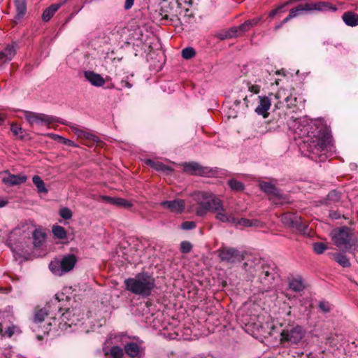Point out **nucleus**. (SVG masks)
Wrapping results in <instances>:
<instances>
[{
	"mask_svg": "<svg viewBox=\"0 0 358 358\" xmlns=\"http://www.w3.org/2000/svg\"><path fill=\"white\" fill-rule=\"evenodd\" d=\"M301 131V149L315 162H324L333 152L334 145L329 128L321 122L304 125Z\"/></svg>",
	"mask_w": 358,
	"mask_h": 358,
	"instance_id": "f257e3e1",
	"label": "nucleus"
},
{
	"mask_svg": "<svg viewBox=\"0 0 358 358\" xmlns=\"http://www.w3.org/2000/svg\"><path fill=\"white\" fill-rule=\"evenodd\" d=\"M243 269L251 277L257 276L259 282L267 287H269L273 283L275 278L278 276L277 268L274 263L266 262L257 258L245 262Z\"/></svg>",
	"mask_w": 358,
	"mask_h": 358,
	"instance_id": "f03ea898",
	"label": "nucleus"
},
{
	"mask_svg": "<svg viewBox=\"0 0 358 358\" xmlns=\"http://www.w3.org/2000/svg\"><path fill=\"white\" fill-rule=\"evenodd\" d=\"M124 283L127 290L143 298L150 296L156 286L155 278L146 272L125 279Z\"/></svg>",
	"mask_w": 358,
	"mask_h": 358,
	"instance_id": "7ed1b4c3",
	"label": "nucleus"
},
{
	"mask_svg": "<svg viewBox=\"0 0 358 358\" xmlns=\"http://www.w3.org/2000/svg\"><path fill=\"white\" fill-rule=\"evenodd\" d=\"M331 236L337 247H343L350 252L357 250L358 239L352 229L345 226L335 229L332 231Z\"/></svg>",
	"mask_w": 358,
	"mask_h": 358,
	"instance_id": "20e7f679",
	"label": "nucleus"
},
{
	"mask_svg": "<svg viewBox=\"0 0 358 358\" xmlns=\"http://www.w3.org/2000/svg\"><path fill=\"white\" fill-rule=\"evenodd\" d=\"M78 259L73 254H69L51 261L49 268L55 275L61 276L73 270Z\"/></svg>",
	"mask_w": 358,
	"mask_h": 358,
	"instance_id": "39448f33",
	"label": "nucleus"
},
{
	"mask_svg": "<svg viewBox=\"0 0 358 358\" xmlns=\"http://www.w3.org/2000/svg\"><path fill=\"white\" fill-rule=\"evenodd\" d=\"M305 333L300 326L287 328L280 333V342L287 346L298 345L303 338Z\"/></svg>",
	"mask_w": 358,
	"mask_h": 358,
	"instance_id": "423d86ee",
	"label": "nucleus"
},
{
	"mask_svg": "<svg viewBox=\"0 0 358 358\" xmlns=\"http://www.w3.org/2000/svg\"><path fill=\"white\" fill-rule=\"evenodd\" d=\"M24 117L31 125L40 124L48 126L55 122H59L68 125L67 123L60 120L58 117L43 113L24 111Z\"/></svg>",
	"mask_w": 358,
	"mask_h": 358,
	"instance_id": "0eeeda50",
	"label": "nucleus"
},
{
	"mask_svg": "<svg viewBox=\"0 0 358 358\" xmlns=\"http://www.w3.org/2000/svg\"><path fill=\"white\" fill-rule=\"evenodd\" d=\"M195 199L196 201L201 199L208 211H211L215 213L219 210H221V208L223 206L221 200L216 198L215 195L210 192H198L195 194Z\"/></svg>",
	"mask_w": 358,
	"mask_h": 358,
	"instance_id": "6e6552de",
	"label": "nucleus"
},
{
	"mask_svg": "<svg viewBox=\"0 0 358 358\" xmlns=\"http://www.w3.org/2000/svg\"><path fill=\"white\" fill-rule=\"evenodd\" d=\"M53 306L61 312L62 308L59 306V300L55 298V302L48 303L43 308L36 307L34 310L33 322L35 324H40L45 320V318L51 313L50 308Z\"/></svg>",
	"mask_w": 358,
	"mask_h": 358,
	"instance_id": "1a4fd4ad",
	"label": "nucleus"
},
{
	"mask_svg": "<svg viewBox=\"0 0 358 358\" xmlns=\"http://www.w3.org/2000/svg\"><path fill=\"white\" fill-rule=\"evenodd\" d=\"M220 257L222 261L229 263L241 262L244 259V255L239 250L233 248H224L220 251Z\"/></svg>",
	"mask_w": 358,
	"mask_h": 358,
	"instance_id": "9d476101",
	"label": "nucleus"
},
{
	"mask_svg": "<svg viewBox=\"0 0 358 358\" xmlns=\"http://www.w3.org/2000/svg\"><path fill=\"white\" fill-rule=\"evenodd\" d=\"M74 312V309L67 308L64 313L61 314V322L59 324V327L61 329H66L72 325L76 324L78 318L75 316L76 314Z\"/></svg>",
	"mask_w": 358,
	"mask_h": 358,
	"instance_id": "9b49d317",
	"label": "nucleus"
},
{
	"mask_svg": "<svg viewBox=\"0 0 358 358\" xmlns=\"http://www.w3.org/2000/svg\"><path fill=\"white\" fill-rule=\"evenodd\" d=\"M17 43L13 42L11 45H8L2 51L0 52V69L5 64L10 62L17 53L18 49Z\"/></svg>",
	"mask_w": 358,
	"mask_h": 358,
	"instance_id": "f8f14e48",
	"label": "nucleus"
},
{
	"mask_svg": "<svg viewBox=\"0 0 358 358\" xmlns=\"http://www.w3.org/2000/svg\"><path fill=\"white\" fill-rule=\"evenodd\" d=\"M5 173L6 176L2 178V182L3 184L10 187L21 185L24 183L27 180V177L25 175L11 174L8 171H6Z\"/></svg>",
	"mask_w": 358,
	"mask_h": 358,
	"instance_id": "ddd939ff",
	"label": "nucleus"
},
{
	"mask_svg": "<svg viewBox=\"0 0 358 358\" xmlns=\"http://www.w3.org/2000/svg\"><path fill=\"white\" fill-rule=\"evenodd\" d=\"M160 206L164 208L169 209L172 213H180L184 210L185 204L182 199H175L162 201L160 203Z\"/></svg>",
	"mask_w": 358,
	"mask_h": 358,
	"instance_id": "4468645a",
	"label": "nucleus"
},
{
	"mask_svg": "<svg viewBox=\"0 0 358 358\" xmlns=\"http://www.w3.org/2000/svg\"><path fill=\"white\" fill-rule=\"evenodd\" d=\"M182 166L183 171L191 175L203 176L207 173L206 168L194 162L184 163Z\"/></svg>",
	"mask_w": 358,
	"mask_h": 358,
	"instance_id": "2eb2a0df",
	"label": "nucleus"
},
{
	"mask_svg": "<svg viewBox=\"0 0 358 358\" xmlns=\"http://www.w3.org/2000/svg\"><path fill=\"white\" fill-rule=\"evenodd\" d=\"M308 8L310 11L317 10V11H336L337 8L336 6L330 3L327 1H317L308 3Z\"/></svg>",
	"mask_w": 358,
	"mask_h": 358,
	"instance_id": "dca6fc26",
	"label": "nucleus"
},
{
	"mask_svg": "<svg viewBox=\"0 0 358 358\" xmlns=\"http://www.w3.org/2000/svg\"><path fill=\"white\" fill-rule=\"evenodd\" d=\"M84 76L92 85L95 87H102L106 83L105 79L100 74L92 71H85Z\"/></svg>",
	"mask_w": 358,
	"mask_h": 358,
	"instance_id": "f3484780",
	"label": "nucleus"
},
{
	"mask_svg": "<svg viewBox=\"0 0 358 358\" xmlns=\"http://www.w3.org/2000/svg\"><path fill=\"white\" fill-rule=\"evenodd\" d=\"M259 185L260 189L266 194L278 199L282 198L281 191L279 189H278L274 185L268 182L262 181L259 182Z\"/></svg>",
	"mask_w": 358,
	"mask_h": 358,
	"instance_id": "a211bd4d",
	"label": "nucleus"
},
{
	"mask_svg": "<svg viewBox=\"0 0 358 358\" xmlns=\"http://www.w3.org/2000/svg\"><path fill=\"white\" fill-rule=\"evenodd\" d=\"M259 104L255 108V112L258 115H262L264 117H267L268 115V110L270 108L271 102V99L267 96H259Z\"/></svg>",
	"mask_w": 358,
	"mask_h": 358,
	"instance_id": "6ab92c4d",
	"label": "nucleus"
},
{
	"mask_svg": "<svg viewBox=\"0 0 358 358\" xmlns=\"http://www.w3.org/2000/svg\"><path fill=\"white\" fill-rule=\"evenodd\" d=\"M70 128L78 138L83 139L85 141L96 142L98 141L97 136L85 130L78 128L76 125H71ZM85 143L87 144V142H85Z\"/></svg>",
	"mask_w": 358,
	"mask_h": 358,
	"instance_id": "aec40b11",
	"label": "nucleus"
},
{
	"mask_svg": "<svg viewBox=\"0 0 358 358\" xmlns=\"http://www.w3.org/2000/svg\"><path fill=\"white\" fill-rule=\"evenodd\" d=\"M101 198L102 201L116 206L123 207L124 208H130L132 206V203L129 201L122 198L110 197L108 196H101Z\"/></svg>",
	"mask_w": 358,
	"mask_h": 358,
	"instance_id": "412c9836",
	"label": "nucleus"
},
{
	"mask_svg": "<svg viewBox=\"0 0 358 358\" xmlns=\"http://www.w3.org/2000/svg\"><path fill=\"white\" fill-rule=\"evenodd\" d=\"M291 228L295 229L297 232L306 235L308 234V224L306 222L303 221L301 217L296 215V219L294 220Z\"/></svg>",
	"mask_w": 358,
	"mask_h": 358,
	"instance_id": "4be33fe9",
	"label": "nucleus"
},
{
	"mask_svg": "<svg viewBox=\"0 0 358 358\" xmlns=\"http://www.w3.org/2000/svg\"><path fill=\"white\" fill-rule=\"evenodd\" d=\"M215 217L216 220L224 223H231L233 224V222L235 221V217L232 214L227 213L223 206L221 208V210L216 212Z\"/></svg>",
	"mask_w": 358,
	"mask_h": 358,
	"instance_id": "5701e85b",
	"label": "nucleus"
},
{
	"mask_svg": "<svg viewBox=\"0 0 358 358\" xmlns=\"http://www.w3.org/2000/svg\"><path fill=\"white\" fill-rule=\"evenodd\" d=\"M64 3H54L50 5L48 8H47L43 13L42 15V20L44 22H48L52 17L54 15V14L57 11V10Z\"/></svg>",
	"mask_w": 358,
	"mask_h": 358,
	"instance_id": "b1692460",
	"label": "nucleus"
},
{
	"mask_svg": "<svg viewBox=\"0 0 358 358\" xmlns=\"http://www.w3.org/2000/svg\"><path fill=\"white\" fill-rule=\"evenodd\" d=\"M141 347L134 342L128 343L124 345L125 353L131 358L137 357L140 353Z\"/></svg>",
	"mask_w": 358,
	"mask_h": 358,
	"instance_id": "393cba45",
	"label": "nucleus"
},
{
	"mask_svg": "<svg viewBox=\"0 0 358 358\" xmlns=\"http://www.w3.org/2000/svg\"><path fill=\"white\" fill-rule=\"evenodd\" d=\"M261 127L263 129L259 131L261 134H266L267 132H271L278 130L280 127V123L278 122V120L275 121L274 120H270L268 122H264Z\"/></svg>",
	"mask_w": 358,
	"mask_h": 358,
	"instance_id": "a878e982",
	"label": "nucleus"
},
{
	"mask_svg": "<svg viewBox=\"0 0 358 358\" xmlns=\"http://www.w3.org/2000/svg\"><path fill=\"white\" fill-rule=\"evenodd\" d=\"M145 162L147 165L151 166L158 171H164L168 173L173 171V169L171 167L164 165L162 162H156L152 159H148Z\"/></svg>",
	"mask_w": 358,
	"mask_h": 358,
	"instance_id": "bb28decb",
	"label": "nucleus"
},
{
	"mask_svg": "<svg viewBox=\"0 0 358 358\" xmlns=\"http://www.w3.org/2000/svg\"><path fill=\"white\" fill-rule=\"evenodd\" d=\"M344 22L350 27L358 25V14L353 12H345L342 16Z\"/></svg>",
	"mask_w": 358,
	"mask_h": 358,
	"instance_id": "cd10ccee",
	"label": "nucleus"
},
{
	"mask_svg": "<svg viewBox=\"0 0 358 358\" xmlns=\"http://www.w3.org/2000/svg\"><path fill=\"white\" fill-rule=\"evenodd\" d=\"M289 288L296 292H299L305 289V285L301 277L292 279L289 282Z\"/></svg>",
	"mask_w": 358,
	"mask_h": 358,
	"instance_id": "c85d7f7f",
	"label": "nucleus"
},
{
	"mask_svg": "<svg viewBox=\"0 0 358 358\" xmlns=\"http://www.w3.org/2000/svg\"><path fill=\"white\" fill-rule=\"evenodd\" d=\"M124 350L117 345L113 346L108 352L105 353L106 358H122Z\"/></svg>",
	"mask_w": 358,
	"mask_h": 358,
	"instance_id": "c756f323",
	"label": "nucleus"
},
{
	"mask_svg": "<svg viewBox=\"0 0 358 358\" xmlns=\"http://www.w3.org/2000/svg\"><path fill=\"white\" fill-rule=\"evenodd\" d=\"M307 12H310L308 3L304 4H299L296 8H292L289 10V15L292 16L293 19Z\"/></svg>",
	"mask_w": 358,
	"mask_h": 358,
	"instance_id": "7c9ffc66",
	"label": "nucleus"
},
{
	"mask_svg": "<svg viewBox=\"0 0 358 358\" xmlns=\"http://www.w3.org/2000/svg\"><path fill=\"white\" fill-rule=\"evenodd\" d=\"M17 327L13 324L7 325L5 322L0 323V334L2 336H7L11 337L14 333Z\"/></svg>",
	"mask_w": 358,
	"mask_h": 358,
	"instance_id": "2f4dec72",
	"label": "nucleus"
},
{
	"mask_svg": "<svg viewBox=\"0 0 358 358\" xmlns=\"http://www.w3.org/2000/svg\"><path fill=\"white\" fill-rule=\"evenodd\" d=\"M259 221L257 220H248L247 218H241L238 219L235 217V221L233 222V224L236 227L241 226V227H252L257 226Z\"/></svg>",
	"mask_w": 358,
	"mask_h": 358,
	"instance_id": "473e14b6",
	"label": "nucleus"
},
{
	"mask_svg": "<svg viewBox=\"0 0 358 358\" xmlns=\"http://www.w3.org/2000/svg\"><path fill=\"white\" fill-rule=\"evenodd\" d=\"M334 259L344 268L350 266V262L349 259L343 253H335L334 254Z\"/></svg>",
	"mask_w": 358,
	"mask_h": 358,
	"instance_id": "72a5a7b5",
	"label": "nucleus"
},
{
	"mask_svg": "<svg viewBox=\"0 0 358 358\" xmlns=\"http://www.w3.org/2000/svg\"><path fill=\"white\" fill-rule=\"evenodd\" d=\"M34 245L35 248H39L41 246L43 242L45 241V235L43 232L35 229L33 232Z\"/></svg>",
	"mask_w": 358,
	"mask_h": 358,
	"instance_id": "f704fd0d",
	"label": "nucleus"
},
{
	"mask_svg": "<svg viewBox=\"0 0 358 358\" xmlns=\"http://www.w3.org/2000/svg\"><path fill=\"white\" fill-rule=\"evenodd\" d=\"M18 18H21L27 10L26 0H14Z\"/></svg>",
	"mask_w": 358,
	"mask_h": 358,
	"instance_id": "c9c22d12",
	"label": "nucleus"
},
{
	"mask_svg": "<svg viewBox=\"0 0 358 358\" xmlns=\"http://www.w3.org/2000/svg\"><path fill=\"white\" fill-rule=\"evenodd\" d=\"M32 181L35 186L36 187L37 190L39 193H48V189L45 187L43 180L39 176H34L32 178Z\"/></svg>",
	"mask_w": 358,
	"mask_h": 358,
	"instance_id": "e433bc0d",
	"label": "nucleus"
},
{
	"mask_svg": "<svg viewBox=\"0 0 358 358\" xmlns=\"http://www.w3.org/2000/svg\"><path fill=\"white\" fill-rule=\"evenodd\" d=\"M296 215L295 214L291 213H286L282 215L280 220L283 224L287 225L289 227H291L294 222V220L296 219Z\"/></svg>",
	"mask_w": 358,
	"mask_h": 358,
	"instance_id": "4c0bfd02",
	"label": "nucleus"
},
{
	"mask_svg": "<svg viewBox=\"0 0 358 358\" xmlns=\"http://www.w3.org/2000/svg\"><path fill=\"white\" fill-rule=\"evenodd\" d=\"M52 233L54 236L59 239H64L66 237L65 229L59 225H55L52 227Z\"/></svg>",
	"mask_w": 358,
	"mask_h": 358,
	"instance_id": "58836bf2",
	"label": "nucleus"
},
{
	"mask_svg": "<svg viewBox=\"0 0 358 358\" xmlns=\"http://www.w3.org/2000/svg\"><path fill=\"white\" fill-rule=\"evenodd\" d=\"M228 185L232 190L236 192H241L244 189V185L243 182L235 179L229 180L228 181Z\"/></svg>",
	"mask_w": 358,
	"mask_h": 358,
	"instance_id": "ea45409f",
	"label": "nucleus"
},
{
	"mask_svg": "<svg viewBox=\"0 0 358 358\" xmlns=\"http://www.w3.org/2000/svg\"><path fill=\"white\" fill-rule=\"evenodd\" d=\"M341 199V193L336 190H331L327 196V200L329 203H336Z\"/></svg>",
	"mask_w": 358,
	"mask_h": 358,
	"instance_id": "a19ab883",
	"label": "nucleus"
},
{
	"mask_svg": "<svg viewBox=\"0 0 358 358\" xmlns=\"http://www.w3.org/2000/svg\"><path fill=\"white\" fill-rule=\"evenodd\" d=\"M313 249L316 254L321 255L327 249V246L324 243L317 242L313 244Z\"/></svg>",
	"mask_w": 358,
	"mask_h": 358,
	"instance_id": "79ce46f5",
	"label": "nucleus"
},
{
	"mask_svg": "<svg viewBox=\"0 0 358 358\" xmlns=\"http://www.w3.org/2000/svg\"><path fill=\"white\" fill-rule=\"evenodd\" d=\"M196 54V52L193 48L188 47L185 48L182 50V56L186 59L192 58Z\"/></svg>",
	"mask_w": 358,
	"mask_h": 358,
	"instance_id": "37998d69",
	"label": "nucleus"
},
{
	"mask_svg": "<svg viewBox=\"0 0 358 358\" xmlns=\"http://www.w3.org/2000/svg\"><path fill=\"white\" fill-rule=\"evenodd\" d=\"M197 202L199 203V206L196 209V214L198 216L203 217L206 214L208 210L201 199H200V201H197Z\"/></svg>",
	"mask_w": 358,
	"mask_h": 358,
	"instance_id": "c03bdc74",
	"label": "nucleus"
},
{
	"mask_svg": "<svg viewBox=\"0 0 358 358\" xmlns=\"http://www.w3.org/2000/svg\"><path fill=\"white\" fill-rule=\"evenodd\" d=\"M59 214L64 220H70L73 216L72 211L67 207L61 208Z\"/></svg>",
	"mask_w": 358,
	"mask_h": 358,
	"instance_id": "a18cd8bd",
	"label": "nucleus"
},
{
	"mask_svg": "<svg viewBox=\"0 0 358 358\" xmlns=\"http://www.w3.org/2000/svg\"><path fill=\"white\" fill-rule=\"evenodd\" d=\"M318 307L320 310L324 313H329L332 308L331 305L328 301H320L319 303Z\"/></svg>",
	"mask_w": 358,
	"mask_h": 358,
	"instance_id": "49530a36",
	"label": "nucleus"
},
{
	"mask_svg": "<svg viewBox=\"0 0 358 358\" xmlns=\"http://www.w3.org/2000/svg\"><path fill=\"white\" fill-rule=\"evenodd\" d=\"M192 244L188 241H182L180 244V250L183 253H188L192 250Z\"/></svg>",
	"mask_w": 358,
	"mask_h": 358,
	"instance_id": "de8ad7c7",
	"label": "nucleus"
},
{
	"mask_svg": "<svg viewBox=\"0 0 358 358\" xmlns=\"http://www.w3.org/2000/svg\"><path fill=\"white\" fill-rule=\"evenodd\" d=\"M196 224L193 221H185L181 224V229L184 230H190L196 227Z\"/></svg>",
	"mask_w": 358,
	"mask_h": 358,
	"instance_id": "09e8293b",
	"label": "nucleus"
},
{
	"mask_svg": "<svg viewBox=\"0 0 358 358\" xmlns=\"http://www.w3.org/2000/svg\"><path fill=\"white\" fill-rule=\"evenodd\" d=\"M229 32V36L231 38H236L242 36L241 33L239 31V29L237 27H232L230 29H228Z\"/></svg>",
	"mask_w": 358,
	"mask_h": 358,
	"instance_id": "8fccbe9b",
	"label": "nucleus"
},
{
	"mask_svg": "<svg viewBox=\"0 0 358 358\" xmlns=\"http://www.w3.org/2000/svg\"><path fill=\"white\" fill-rule=\"evenodd\" d=\"M10 130L15 136H18L19 134L22 132V127L17 125V124H12L10 127Z\"/></svg>",
	"mask_w": 358,
	"mask_h": 358,
	"instance_id": "3c124183",
	"label": "nucleus"
},
{
	"mask_svg": "<svg viewBox=\"0 0 358 358\" xmlns=\"http://www.w3.org/2000/svg\"><path fill=\"white\" fill-rule=\"evenodd\" d=\"M247 86L249 91L254 94H258L260 91V87L257 85H251L250 83L247 82Z\"/></svg>",
	"mask_w": 358,
	"mask_h": 358,
	"instance_id": "603ef678",
	"label": "nucleus"
},
{
	"mask_svg": "<svg viewBox=\"0 0 358 358\" xmlns=\"http://www.w3.org/2000/svg\"><path fill=\"white\" fill-rule=\"evenodd\" d=\"M238 27L242 35L250 29V27L245 21L242 24L238 26Z\"/></svg>",
	"mask_w": 358,
	"mask_h": 358,
	"instance_id": "864d4df0",
	"label": "nucleus"
},
{
	"mask_svg": "<svg viewBox=\"0 0 358 358\" xmlns=\"http://www.w3.org/2000/svg\"><path fill=\"white\" fill-rule=\"evenodd\" d=\"M259 20H260V18H254L252 20H246L245 22H247V24H248V27L250 29L252 27H255V25H257L258 24V22H259Z\"/></svg>",
	"mask_w": 358,
	"mask_h": 358,
	"instance_id": "5fc2aeb1",
	"label": "nucleus"
},
{
	"mask_svg": "<svg viewBox=\"0 0 358 358\" xmlns=\"http://www.w3.org/2000/svg\"><path fill=\"white\" fill-rule=\"evenodd\" d=\"M120 85H121V87L119 89V90H122V88L124 87H127V88H131L132 87V84L130 83L127 79L126 80H122L121 82H120Z\"/></svg>",
	"mask_w": 358,
	"mask_h": 358,
	"instance_id": "6e6d98bb",
	"label": "nucleus"
},
{
	"mask_svg": "<svg viewBox=\"0 0 358 358\" xmlns=\"http://www.w3.org/2000/svg\"><path fill=\"white\" fill-rule=\"evenodd\" d=\"M229 30L225 31L224 33H220L217 34V38L220 40H224L227 38H231V36H229Z\"/></svg>",
	"mask_w": 358,
	"mask_h": 358,
	"instance_id": "4d7b16f0",
	"label": "nucleus"
},
{
	"mask_svg": "<svg viewBox=\"0 0 358 358\" xmlns=\"http://www.w3.org/2000/svg\"><path fill=\"white\" fill-rule=\"evenodd\" d=\"M134 0H125L124 8L126 10L130 9L134 5Z\"/></svg>",
	"mask_w": 358,
	"mask_h": 358,
	"instance_id": "13d9d810",
	"label": "nucleus"
},
{
	"mask_svg": "<svg viewBox=\"0 0 358 358\" xmlns=\"http://www.w3.org/2000/svg\"><path fill=\"white\" fill-rule=\"evenodd\" d=\"M329 216L335 220H338L341 217V214L337 211H330Z\"/></svg>",
	"mask_w": 358,
	"mask_h": 358,
	"instance_id": "bf43d9fd",
	"label": "nucleus"
},
{
	"mask_svg": "<svg viewBox=\"0 0 358 358\" xmlns=\"http://www.w3.org/2000/svg\"><path fill=\"white\" fill-rule=\"evenodd\" d=\"M289 4V3H287V2L283 4H281L276 8V10L278 11V13L285 12V10H284V8H285V6H287Z\"/></svg>",
	"mask_w": 358,
	"mask_h": 358,
	"instance_id": "052dcab7",
	"label": "nucleus"
},
{
	"mask_svg": "<svg viewBox=\"0 0 358 358\" xmlns=\"http://www.w3.org/2000/svg\"><path fill=\"white\" fill-rule=\"evenodd\" d=\"M58 138L63 139L62 137L59 136H58ZM64 144H66L67 145L74 146L73 142L72 141H71V140L64 138Z\"/></svg>",
	"mask_w": 358,
	"mask_h": 358,
	"instance_id": "680f3d73",
	"label": "nucleus"
},
{
	"mask_svg": "<svg viewBox=\"0 0 358 358\" xmlns=\"http://www.w3.org/2000/svg\"><path fill=\"white\" fill-rule=\"evenodd\" d=\"M292 16L289 14L281 22L284 24L292 20Z\"/></svg>",
	"mask_w": 358,
	"mask_h": 358,
	"instance_id": "e2e57ef3",
	"label": "nucleus"
},
{
	"mask_svg": "<svg viewBox=\"0 0 358 358\" xmlns=\"http://www.w3.org/2000/svg\"><path fill=\"white\" fill-rule=\"evenodd\" d=\"M277 13H278V11L275 9L272 10L269 14L270 17H273Z\"/></svg>",
	"mask_w": 358,
	"mask_h": 358,
	"instance_id": "0e129e2a",
	"label": "nucleus"
},
{
	"mask_svg": "<svg viewBox=\"0 0 358 358\" xmlns=\"http://www.w3.org/2000/svg\"><path fill=\"white\" fill-rule=\"evenodd\" d=\"M6 203H7L6 201L0 199V207H3V206H6Z\"/></svg>",
	"mask_w": 358,
	"mask_h": 358,
	"instance_id": "69168bd1",
	"label": "nucleus"
},
{
	"mask_svg": "<svg viewBox=\"0 0 358 358\" xmlns=\"http://www.w3.org/2000/svg\"><path fill=\"white\" fill-rule=\"evenodd\" d=\"M243 101H244V103L245 104L246 108H248V103H249L248 97L245 96L244 99H243Z\"/></svg>",
	"mask_w": 358,
	"mask_h": 358,
	"instance_id": "338daca9",
	"label": "nucleus"
},
{
	"mask_svg": "<svg viewBox=\"0 0 358 358\" xmlns=\"http://www.w3.org/2000/svg\"><path fill=\"white\" fill-rule=\"evenodd\" d=\"M282 25H283V24L282 22L275 25V30H278V29H280L282 27Z\"/></svg>",
	"mask_w": 358,
	"mask_h": 358,
	"instance_id": "774afa93",
	"label": "nucleus"
}]
</instances>
